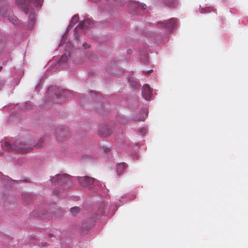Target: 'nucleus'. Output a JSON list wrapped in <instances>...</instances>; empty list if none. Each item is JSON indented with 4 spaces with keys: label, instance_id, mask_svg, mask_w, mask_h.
Returning a JSON list of instances; mask_svg holds the SVG:
<instances>
[{
    "label": "nucleus",
    "instance_id": "nucleus-14",
    "mask_svg": "<svg viewBox=\"0 0 248 248\" xmlns=\"http://www.w3.org/2000/svg\"><path fill=\"white\" fill-rule=\"evenodd\" d=\"M129 6L132 7L134 11L137 12V10L140 8V4L136 2H131Z\"/></svg>",
    "mask_w": 248,
    "mask_h": 248
},
{
    "label": "nucleus",
    "instance_id": "nucleus-2",
    "mask_svg": "<svg viewBox=\"0 0 248 248\" xmlns=\"http://www.w3.org/2000/svg\"><path fill=\"white\" fill-rule=\"evenodd\" d=\"M34 1L37 7H41L43 2V0H17L16 4L18 6L22 9L25 14L29 12L30 3Z\"/></svg>",
    "mask_w": 248,
    "mask_h": 248
},
{
    "label": "nucleus",
    "instance_id": "nucleus-24",
    "mask_svg": "<svg viewBox=\"0 0 248 248\" xmlns=\"http://www.w3.org/2000/svg\"><path fill=\"white\" fill-rule=\"evenodd\" d=\"M92 1L96 2L97 1H99V0H91Z\"/></svg>",
    "mask_w": 248,
    "mask_h": 248
},
{
    "label": "nucleus",
    "instance_id": "nucleus-23",
    "mask_svg": "<svg viewBox=\"0 0 248 248\" xmlns=\"http://www.w3.org/2000/svg\"><path fill=\"white\" fill-rule=\"evenodd\" d=\"M140 130V132L144 133L145 132V129H141Z\"/></svg>",
    "mask_w": 248,
    "mask_h": 248
},
{
    "label": "nucleus",
    "instance_id": "nucleus-10",
    "mask_svg": "<svg viewBox=\"0 0 248 248\" xmlns=\"http://www.w3.org/2000/svg\"><path fill=\"white\" fill-rule=\"evenodd\" d=\"M165 4L171 7H175L178 4L177 0H165Z\"/></svg>",
    "mask_w": 248,
    "mask_h": 248
},
{
    "label": "nucleus",
    "instance_id": "nucleus-28",
    "mask_svg": "<svg viewBox=\"0 0 248 248\" xmlns=\"http://www.w3.org/2000/svg\"><path fill=\"white\" fill-rule=\"evenodd\" d=\"M50 88H49L48 89V92H49V91H50Z\"/></svg>",
    "mask_w": 248,
    "mask_h": 248
},
{
    "label": "nucleus",
    "instance_id": "nucleus-22",
    "mask_svg": "<svg viewBox=\"0 0 248 248\" xmlns=\"http://www.w3.org/2000/svg\"><path fill=\"white\" fill-rule=\"evenodd\" d=\"M83 46L84 47H88H88H89V46L88 45V44H86V43H84V44H83Z\"/></svg>",
    "mask_w": 248,
    "mask_h": 248
},
{
    "label": "nucleus",
    "instance_id": "nucleus-7",
    "mask_svg": "<svg viewBox=\"0 0 248 248\" xmlns=\"http://www.w3.org/2000/svg\"><path fill=\"white\" fill-rule=\"evenodd\" d=\"M93 22L89 19H86L84 21H81L80 22L78 27L82 29H88L91 28L93 27Z\"/></svg>",
    "mask_w": 248,
    "mask_h": 248
},
{
    "label": "nucleus",
    "instance_id": "nucleus-12",
    "mask_svg": "<svg viewBox=\"0 0 248 248\" xmlns=\"http://www.w3.org/2000/svg\"><path fill=\"white\" fill-rule=\"evenodd\" d=\"M61 93H55V96L56 97H58L59 95L62 96L63 98H66L67 97H68V94L69 93V92L68 91L66 90H62L61 91Z\"/></svg>",
    "mask_w": 248,
    "mask_h": 248
},
{
    "label": "nucleus",
    "instance_id": "nucleus-17",
    "mask_svg": "<svg viewBox=\"0 0 248 248\" xmlns=\"http://www.w3.org/2000/svg\"><path fill=\"white\" fill-rule=\"evenodd\" d=\"M129 81L131 85L133 87H134L135 88L139 87L138 83L137 81L133 82L131 78H129Z\"/></svg>",
    "mask_w": 248,
    "mask_h": 248
},
{
    "label": "nucleus",
    "instance_id": "nucleus-5",
    "mask_svg": "<svg viewBox=\"0 0 248 248\" xmlns=\"http://www.w3.org/2000/svg\"><path fill=\"white\" fill-rule=\"evenodd\" d=\"M57 183L61 185L69 184L71 182V176L67 174L56 175Z\"/></svg>",
    "mask_w": 248,
    "mask_h": 248
},
{
    "label": "nucleus",
    "instance_id": "nucleus-8",
    "mask_svg": "<svg viewBox=\"0 0 248 248\" xmlns=\"http://www.w3.org/2000/svg\"><path fill=\"white\" fill-rule=\"evenodd\" d=\"M111 131L108 128H102L99 130V135L101 137L105 138L110 135Z\"/></svg>",
    "mask_w": 248,
    "mask_h": 248
},
{
    "label": "nucleus",
    "instance_id": "nucleus-29",
    "mask_svg": "<svg viewBox=\"0 0 248 248\" xmlns=\"http://www.w3.org/2000/svg\"><path fill=\"white\" fill-rule=\"evenodd\" d=\"M25 108V109H28V108H29V107H27V108Z\"/></svg>",
    "mask_w": 248,
    "mask_h": 248
},
{
    "label": "nucleus",
    "instance_id": "nucleus-4",
    "mask_svg": "<svg viewBox=\"0 0 248 248\" xmlns=\"http://www.w3.org/2000/svg\"><path fill=\"white\" fill-rule=\"evenodd\" d=\"M80 185L83 186H88L93 184L96 180L94 178L89 176L78 177Z\"/></svg>",
    "mask_w": 248,
    "mask_h": 248
},
{
    "label": "nucleus",
    "instance_id": "nucleus-25",
    "mask_svg": "<svg viewBox=\"0 0 248 248\" xmlns=\"http://www.w3.org/2000/svg\"><path fill=\"white\" fill-rule=\"evenodd\" d=\"M144 120H145V118L144 117H142V118H141L140 119V120L141 121H144Z\"/></svg>",
    "mask_w": 248,
    "mask_h": 248
},
{
    "label": "nucleus",
    "instance_id": "nucleus-9",
    "mask_svg": "<svg viewBox=\"0 0 248 248\" xmlns=\"http://www.w3.org/2000/svg\"><path fill=\"white\" fill-rule=\"evenodd\" d=\"M126 165L124 163H120L117 165L116 171L118 175H120L126 169Z\"/></svg>",
    "mask_w": 248,
    "mask_h": 248
},
{
    "label": "nucleus",
    "instance_id": "nucleus-3",
    "mask_svg": "<svg viewBox=\"0 0 248 248\" xmlns=\"http://www.w3.org/2000/svg\"><path fill=\"white\" fill-rule=\"evenodd\" d=\"M156 25L159 27L165 28L167 31H170L176 26V19L172 18L168 21L158 22Z\"/></svg>",
    "mask_w": 248,
    "mask_h": 248
},
{
    "label": "nucleus",
    "instance_id": "nucleus-31",
    "mask_svg": "<svg viewBox=\"0 0 248 248\" xmlns=\"http://www.w3.org/2000/svg\"><path fill=\"white\" fill-rule=\"evenodd\" d=\"M130 50H129V51H128V53H130Z\"/></svg>",
    "mask_w": 248,
    "mask_h": 248
},
{
    "label": "nucleus",
    "instance_id": "nucleus-18",
    "mask_svg": "<svg viewBox=\"0 0 248 248\" xmlns=\"http://www.w3.org/2000/svg\"><path fill=\"white\" fill-rule=\"evenodd\" d=\"M68 58L67 56L65 55H62L61 57V58L60 59V62H64L67 61Z\"/></svg>",
    "mask_w": 248,
    "mask_h": 248
},
{
    "label": "nucleus",
    "instance_id": "nucleus-13",
    "mask_svg": "<svg viewBox=\"0 0 248 248\" xmlns=\"http://www.w3.org/2000/svg\"><path fill=\"white\" fill-rule=\"evenodd\" d=\"M79 20V16H78L75 15L73 16L71 22L69 24V26L73 27L75 25V24Z\"/></svg>",
    "mask_w": 248,
    "mask_h": 248
},
{
    "label": "nucleus",
    "instance_id": "nucleus-1",
    "mask_svg": "<svg viewBox=\"0 0 248 248\" xmlns=\"http://www.w3.org/2000/svg\"><path fill=\"white\" fill-rule=\"evenodd\" d=\"M3 148L8 151H15L19 153H27L32 149L31 145L23 142L20 140H16L13 144L5 141Z\"/></svg>",
    "mask_w": 248,
    "mask_h": 248
},
{
    "label": "nucleus",
    "instance_id": "nucleus-15",
    "mask_svg": "<svg viewBox=\"0 0 248 248\" xmlns=\"http://www.w3.org/2000/svg\"><path fill=\"white\" fill-rule=\"evenodd\" d=\"M29 19L31 23L33 24L35 23V13L34 12L31 11L30 13L29 17Z\"/></svg>",
    "mask_w": 248,
    "mask_h": 248
},
{
    "label": "nucleus",
    "instance_id": "nucleus-21",
    "mask_svg": "<svg viewBox=\"0 0 248 248\" xmlns=\"http://www.w3.org/2000/svg\"><path fill=\"white\" fill-rule=\"evenodd\" d=\"M103 148L104 151L106 152L109 151V149L107 147L104 148V147H103Z\"/></svg>",
    "mask_w": 248,
    "mask_h": 248
},
{
    "label": "nucleus",
    "instance_id": "nucleus-11",
    "mask_svg": "<svg viewBox=\"0 0 248 248\" xmlns=\"http://www.w3.org/2000/svg\"><path fill=\"white\" fill-rule=\"evenodd\" d=\"M9 20L14 25H17L19 22L18 19L14 15L9 16Z\"/></svg>",
    "mask_w": 248,
    "mask_h": 248
},
{
    "label": "nucleus",
    "instance_id": "nucleus-19",
    "mask_svg": "<svg viewBox=\"0 0 248 248\" xmlns=\"http://www.w3.org/2000/svg\"><path fill=\"white\" fill-rule=\"evenodd\" d=\"M51 181L53 184L55 183L56 181L57 182V178L56 175L55 177H52L51 178Z\"/></svg>",
    "mask_w": 248,
    "mask_h": 248
},
{
    "label": "nucleus",
    "instance_id": "nucleus-26",
    "mask_svg": "<svg viewBox=\"0 0 248 248\" xmlns=\"http://www.w3.org/2000/svg\"><path fill=\"white\" fill-rule=\"evenodd\" d=\"M152 71H153V70H149V71L147 72V73H151Z\"/></svg>",
    "mask_w": 248,
    "mask_h": 248
},
{
    "label": "nucleus",
    "instance_id": "nucleus-27",
    "mask_svg": "<svg viewBox=\"0 0 248 248\" xmlns=\"http://www.w3.org/2000/svg\"><path fill=\"white\" fill-rule=\"evenodd\" d=\"M41 246H42V247H45V246H46V245H43V244H42V245H41Z\"/></svg>",
    "mask_w": 248,
    "mask_h": 248
},
{
    "label": "nucleus",
    "instance_id": "nucleus-20",
    "mask_svg": "<svg viewBox=\"0 0 248 248\" xmlns=\"http://www.w3.org/2000/svg\"><path fill=\"white\" fill-rule=\"evenodd\" d=\"M140 7L143 9H145L146 8V5L144 3H141L140 4Z\"/></svg>",
    "mask_w": 248,
    "mask_h": 248
},
{
    "label": "nucleus",
    "instance_id": "nucleus-30",
    "mask_svg": "<svg viewBox=\"0 0 248 248\" xmlns=\"http://www.w3.org/2000/svg\"><path fill=\"white\" fill-rule=\"evenodd\" d=\"M54 193L56 194V195H58V194L56 192H55Z\"/></svg>",
    "mask_w": 248,
    "mask_h": 248
},
{
    "label": "nucleus",
    "instance_id": "nucleus-6",
    "mask_svg": "<svg viewBox=\"0 0 248 248\" xmlns=\"http://www.w3.org/2000/svg\"><path fill=\"white\" fill-rule=\"evenodd\" d=\"M143 97L146 100H149L152 96V92L149 85L145 84L142 88Z\"/></svg>",
    "mask_w": 248,
    "mask_h": 248
},
{
    "label": "nucleus",
    "instance_id": "nucleus-16",
    "mask_svg": "<svg viewBox=\"0 0 248 248\" xmlns=\"http://www.w3.org/2000/svg\"><path fill=\"white\" fill-rule=\"evenodd\" d=\"M70 210L73 215H76L79 212L80 208L78 207H74L71 208Z\"/></svg>",
    "mask_w": 248,
    "mask_h": 248
}]
</instances>
